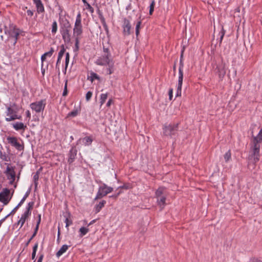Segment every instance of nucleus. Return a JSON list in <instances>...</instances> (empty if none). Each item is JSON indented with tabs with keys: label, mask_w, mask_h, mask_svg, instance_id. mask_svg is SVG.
I'll return each mask as SVG.
<instances>
[{
	"label": "nucleus",
	"mask_w": 262,
	"mask_h": 262,
	"mask_svg": "<svg viewBox=\"0 0 262 262\" xmlns=\"http://www.w3.org/2000/svg\"><path fill=\"white\" fill-rule=\"evenodd\" d=\"M14 114H16V112L14 111L10 107H8L7 108V116H10V115H13Z\"/></svg>",
	"instance_id": "2f4dec72"
},
{
	"label": "nucleus",
	"mask_w": 262,
	"mask_h": 262,
	"mask_svg": "<svg viewBox=\"0 0 262 262\" xmlns=\"http://www.w3.org/2000/svg\"><path fill=\"white\" fill-rule=\"evenodd\" d=\"M104 55H106V53H108V49H106V48H104Z\"/></svg>",
	"instance_id": "e2e57ef3"
},
{
	"label": "nucleus",
	"mask_w": 262,
	"mask_h": 262,
	"mask_svg": "<svg viewBox=\"0 0 262 262\" xmlns=\"http://www.w3.org/2000/svg\"><path fill=\"white\" fill-rule=\"evenodd\" d=\"M13 127L16 130H25L27 128V126L22 122H16L13 124Z\"/></svg>",
	"instance_id": "2eb2a0df"
},
{
	"label": "nucleus",
	"mask_w": 262,
	"mask_h": 262,
	"mask_svg": "<svg viewBox=\"0 0 262 262\" xmlns=\"http://www.w3.org/2000/svg\"><path fill=\"white\" fill-rule=\"evenodd\" d=\"M26 115H27V117L28 118H29V119L31 118V114H30L29 111H27L26 112Z\"/></svg>",
	"instance_id": "6e6d98bb"
},
{
	"label": "nucleus",
	"mask_w": 262,
	"mask_h": 262,
	"mask_svg": "<svg viewBox=\"0 0 262 262\" xmlns=\"http://www.w3.org/2000/svg\"><path fill=\"white\" fill-rule=\"evenodd\" d=\"M106 202L105 201H102L99 203L97 205L95 206V209L96 213L99 212L101 208L104 206Z\"/></svg>",
	"instance_id": "6ab92c4d"
},
{
	"label": "nucleus",
	"mask_w": 262,
	"mask_h": 262,
	"mask_svg": "<svg viewBox=\"0 0 262 262\" xmlns=\"http://www.w3.org/2000/svg\"><path fill=\"white\" fill-rule=\"evenodd\" d=\"M35 236H33V234L32 235V236L31 237V238L29 239V240L28 241V243H27V244H29V243L30 242V241L33 239V238Z\"/></svg>",
	"instance_id": "0e129e2a"
},
{
	"label": "nucleus",
	"mask_w": 262,
	"mask_h": 262,
	"mask_svg": "<svg viewBox=\"0 0 262 262\" xmlns=\"http://www.w3.org/2000/svg\"><path fill=\"white\" fill-rule=\"evenodd\" d=\"M54 52V49L53 48H51L49 52H46L44 54L46 57L49 56L51 57Z\"/></svg>",
	"instance_id": "e433bc0d"
},
{
	"label": "nucleus",
	"mask_w": 262,
	"mask_h": 262,
	"mask_svg": "<svg viewBox=\"0 0 262 262\" xmlns=\"http://www.w3.org/2000/svg\"><path fill=\"white\" fill-rule=\"evenodd\" d=\"M43 257V255H41L39 256V258L38 259L37 262H42Z\"/></svg>",
	"instance_id": "864d4df0"
},
{
	"label": "nucleus",
	"mask_w": 262,
	"mask_h": 262,
	"mask_svg": "<svg viewBox=\"0 0 262 262\" xmlns=\"http://www.w3.org/2000/svg\"><path fill=\"white\" fill-rule=\"evenodd\" d=\"M67 94V82H66L65 85H64V89L63 92V96H66Z\"/></svg>",
	"instance_id": "09e8293b"
},
{
	"label": "nucleus",
	"mask_w": 262,
	"mask_h": 262,
	"mask_svg": "<svg viewBox=\"0 0 262 262\" xmlns=\"http://www.w3.org/2000/svg\"><path fill=\"white\" fill-rule=\"evenodd\" d=\"M71 26L69 21L66 20L61 27V29H69L71 30Z\"/></svg>",
	"instance_id": "412c9836"
},
{
	"label": "nucleus",
	"mask_w": 262,
	"mask_h": 262,
	"mask_svg": "<svg viewBox=\"0 0 262 262\" xmlns=\"http://www.w3.org/2000/svg\"><path fill=\"white\" fill-rule=\"evenodd\" d=\"M78 112L77 110L73 111L68 114V116L75 117L78 115Z\"/></svg>",
	"instance_id": "58836bf2"
},
{
	"label": "nucleus",
	"mask_w": 262,
	"mask_h": 262,
	"mask_svg": "<svg viewBox=\"0 0 262 262\" xmlns=\"http://www.w3.org/2000/svg\"><path fill=\"white\" fill-rule=\"evenodd\" d=\"M82 29L81 20V14L80 13L78 14L75 23L74 28L73 29L74 36L78 37L82 34Z\"/></svg>",
	"instance_id": "7ed1b4c3"
},
{
	"label": "nucleus",
	"mask_w": 262,
	"mask_h": 262,
	"mask_svg": "<svg viewBox=\"0 0 262 262\" xmlns=\"http://www.w3.org/2000/svg\"><path fill=\"white\" fill-rule=\"evenodd\" d=\"M141 24V22L140 21H138L136 26V34L137 36L139 34V29L140 28V25Z\"/></svg>",
	"instance_id": "473e14b6"
},
{
	"label": "nucleus",
	"mask_w": 262,
	"mask_h": 262,
	"mask_svg": "<svg viewBox=\"0 0 262 262\" xmlns=\"http://www.w3.org/2000/svg\"><path fill=\"white\" fill-rule=\"evenodd\" d=\"M25 221H26L24 219V218H20V220L18 221L17 224L18 225H20V227H21L24 224Z\"/></svg>",
	"instance_id": "c03bdc74"
},
{
	"label": "nucleus",
	"mask_w": 262,
	"mask_h": 262,
	"mask_svg": "<svg viewBox=\"0 0 262 262\" xmlns=\"http://www.w3.org/2000/svg\"><path fill=\"white\" fill-rule=\"evenodd\" d=\"M34 2L36 4L38 12H43L44 7L40 0H34Z\"/></svg>",
	"instance_id": "dca6fc26"
},
{
	"label": "nucleus",
	"mask_w": 262,
	"mask_h": 262,
	"mask_svg": "<svg viewBox=\"0 0 262 262\" xmlns=\"http://www.w3.org/2000/svg\"><path fill=\"white\" fill-rule=\"evenodd\" d=\"M9 116V117L6 118V120L8 122L14 120L15 119H20L21 118V116H18L16 114H14L13 115H10Z\"/></svg>",
	"instance_id": "aec40b11"
},
{
	"label": "nucleus",
	"mask_w": 262,
	"mask_h": 262,
	"mask_svg": "<svg viewBox=\"0 0 262 262\" xmlns=\"http://www.w3.org/2000/svg\"><path fill=\"white\" fill-rule=\"evenodd\" d=\"M33 205V203H29L28 204V208H30V209L31 208H32V207Z\"/></svg>",
	"instance_id": "052dcab7"
},
{
	"label": "nucleus",
	"mask_w": 262,
	"mask_h": 262,
	"mask_svg": "<svg viewBox=\"0 0 262 262\" xmlns=\"http://www.w3.org/2000/svg\"><path fill=\"white\" fill-rule=\"evenodd\" d=\"M68 249V246L67 245H63L61 248L59 249V250L57 252L56 256L57 257L60 256L62 254H63Z\"/></svg>",
	"instance_id": "a211bd4d"
},
{
	"label": "nucleus",
	"mask_w": 262,
	"mask_h": 262,
	"mask_svg": "<svg viewBox=\"0 0 262 262\" xmlns=\"http://www.w3.org/2000/svg\"><path fill=\"white\" fill-rule=\"evenodd\" d=\"M224 158H225L226 161H228L229 159V156H228V154H226Z\"/></svg>",
	"instance_id": "5fc2aeb1"
},
{
	"label": "nucleus",
	"mask_w": 262,
	"mask_h": 262,
	"mask_svg": "<svg viewBox=\"0 0 262 262\" xmlns=\"http://www.w3.org/2000/svg\"><path fill=\"white\" fill-rule=\"evenodd\" d=\"M183 79V71L182 69H179L178 84L176 96H181V89Z\"/></svg>",
	"instance_id": "1a4fd4ad"
},
{
	"label": "nucleus",
	"mask_w": 262,
	"mask_h": 262,
	"mask_svg": "<svg viewBox=\"0 0 262 262\" xmlns=\"http://www.w3.org/2000/svg\"><path fill=\"white\" fill-rule=\"evenodd\" d=\"M40 220H41V216H40V215H38V222L37 223V225H38L39 226V225L40 222Z\"/></svg>",
	"instance_id": "bf43d9fd"
},
{
	"label": "nucleus",
	"mask_w": 262,
	"mask_h": 262,
	"mask_svg": "<svg viewBox=\"0 0 262 262\" xmlns=\"http://www.w3.org/2000/svg\"><path fill=\"white\" fill-rule=\"evenodd\" d=\"M59 235H60V232H59V229H58V239L59 238Z\"/></svg>",
	"instance_id": "338daca9"
},
{
	"label": "nucleus",
	"mask_w": 262,
	"mask_h": 262,
	"mask_svg": "<svg viewBox=\"0 0 262 262\" xmlns=\"http://www.w3.org/2000/svg\"><path fill=\"white\" fill-rule=\"evenodd\" d=\"M61 59V58H59V57H58V59H57V64H58L59 62V61H60Z\"/></svg>",
	"instance_id": "69168bd1"
},
{
	"label": "nucleus",
	"mask_w": 262,
	"mask_h": 262,
	"mask_svg": "<svg viewBox=\"0 0 262 262\" xmlns=\"http://www.w3.org/2000/svg\"><path fill=\"white\" fill-rule=\"evenodd\" d=\"M82 2H83V3L85 4V5L86 4V3H88L86 1V0H82Z\"/></svg>",
	"instance_id": "774afa93"
},
{
	"label": "nucleus",
	"mask_w": 262,
	"mask_h": 262,
	"mask_svg": "<svg viewBox=\"0 0 262 262\" xmlns=\"http://www.w3.org/2000/svg\"><path fill=\"white\" fill-rule=\"evenodd\" d=\"M8 142L12 146H14L17 149L20 150L22 149L21 146L17 142V139L15 137H9L7 138Z\"/></svg>",
	"instance_id": "f8f14e48"
},
{
	"label": "nucleus",
	"mask_w": 262,
	"mask_h": 262,
	"mask_svg": "<svg viewBox=\"0 0 262 262\" xmlns=\"http://www.w3.org/2000/svg\"><path fill=\"white\" fill-rule=\"evenodd\" d=\"M85 9L88 10L91 13H93L94 9L89 3H86V4L85 5Z\"/></svg>",
	"instance_id": "c9c22d12"
},
{
	"label": "nucleus",
	"mask_w": 262,
	"mask_h": 262,
	"mask_svg": "<svg viewBox=\"0 0 262 262\" xmlns=\"http://www.w3.org/2000/svg\"><path fill=\"white\" fill-rule=\"evenodd\" d=\"M6 173L8 179L10 180L11 183H12L15 178V173L14 171L10 167H7Z\"/></svg>",
	"instance_id": "ddd939ff"
},
{
	"label": "nucleus",
	"mask_w": 262,
	"mask_h": 262,
	"mask_svg": "<svg viewBox=\"0 0 262 262\" xmlns=\"http://www.w3.org/2000/svg\"><path fill=\"white\" fill-rule=\"evenodd\" d=\"M108 68L107 69V72L108 74H111L114 72V62L112 61L107 64Z\"/></svg>",
	"instance_id": "5701e85b"
},
{
	"label": "nucleus",
	"mask_w": 262,
	"mask_h": 262,
	"mask_svg": "<svg viewBox=\"0 0 262 262\" xmlns=\"http://www.w3.org/2000/svg\"><path fill=\"white\" fill-rule=\"evenodd\" d=\"M172 93H173V90L172 89H170L169 90V99L171 100L172 98Z\"/></svg>",
	"instance_id": "8fccbe9b"
},
{
	"label": "nucleus",
	"mask_w": 262,
	"mask_h": 262,
	"mask_svg": "<svg viewBox=\"0 0 262 262\" xmlns=\"http://www.w3.org/2000/svg\"><path fill=\"white\" fill-rule=\"evenodd\" d=\"M46 104L45 100H41L31 103L30 106L31 108L36 113H40L44 110Z\"/></svg>",
	"instance_id": "39448f33"
},
{
	"label": "nucleus",
	"mask_w": 262,
	"mask_h": 262,
	"mask_svg": "<svg viewBox=\"0 0 262 262\" xmlns=\"http://www.w3.org/2000/svg\"><path fill=\"white\" fill-rule=\"evenodd\" d=\"M20 205H19V204L12 210V211L10 212V214H8L5 218V219L9 216L11 214H13L15 212L16 210L17 209V208L20 206Z\"/></svg>",
	"instance_id": "79ce46f5"
},
{
	"label": "nucleus",
	"mask_w": 262,
	"mask_h": 262,
	"mask_svg": "<svg viewBox=\"0 0 262 262\" xmlns=\"http://www.w3.org/2000/svg\"><path fill=\"white\" fill-rule=\"evenodd\" d=\"M112 103V99H110L108 100V101L107 102V103L106 104V105L107 106H110L111 105Z\"/></svg>",
	"instance_id": "4d7b16f0"
},
{
	"label": "nucleus",
	"mask_w": 262,
	"mask_h": 262,
	"mask_svg": "<svg viewBox=\"0 0 262 262\" xmlns=\"http://www.w3.org/2000/svg\"><path fill=\"white\" fill-rule=\"evenodd\" d=\"M107 98V94H102L100 96V103L101 105H102L105 101L106 99Z\"/></svg>",
	"instance_id": "bb28decb"
},
{
	"label": "nucleus",
	"mask_w": 262,
	"mask_h": 262,
	"mask_svg": "<svg viewBox=\"0 0 262 262\" xmlns=\"http://www.w3.org/2000/svg\"><path fill=\"white\" fill-rule=\"evenodd\" d=\"M77 155V150L75 148H72L69 154L68 162L71 164L73 162L75 159Z\"/></svg>",
	"instance_id": "4468645a"
},
{
	"label": "nucleus",
	"mask_w": 262,
	"mask_h": 262,
	"mask_svg": "<svg viewBox=\"0 0 262 262\" xmlns=\"http://www.w3.org/2000/svg\"><path fill=\"white\" fill-rule=\"evenodd\" d=\"M184 53V49L181 52V58H180V67L179 69H182L183 70V68L184 67V64L183 62V55Z\"/></svg>",
	"instance_id": "7c9ffc66"
},
{
	"label": "nucleus",
	"mask_w": 262,
	"mask_h": 262,
	"mask_svg": "<svg viewBox=\"0 0 262 262\" xmlns=\"http://www.w3.org/2000/svg\"><path fill=\"white\" fill-rule=\"evenodd\" d=\"M155 4V1H153L150 5V9H149V14L150 15H151L152 14V12L154 10Z\"/></svg>",
	"instance_id": "f704fd0d"
},
{
	"label": "nucleus",
	"mask_w": 262,
	"mask_h": 262,
	"mask_svg": "<svg viewBox=\"0 0 262 262\" xmlns=\"http://www.w3.org/2000/svg\"><path fill=\"white\" fill-rule=\"evenodd\" d=\"M46 56L44 55V54H43L42 56H41V61L42 62H43V61H45L46 59Z\"/></svg>",
	"instance_id": "13d9d810"
},
{
	"label": "nucleus",
	"mask_w": 262,
	"mask_h": 262,
	"mask_svg": "<svg viewBox=\"0 0 262 262\" xmlns=\"http://www.w3.org/2000/svg\"><path fill=\"white\" fill-rule=\"evenodd\" d=\"M111 54L110 53H107L106 55H104L102 56L99 57L96 61V63L98 65L103 66L105 64H108L113 60L110 59Z\"/></svg>",
	"instance_id": "0eeeda50"
},
{
	"label": "nucleus",
	"mask_w": 262,
	"mask_h": 262,
	"mask_svg": "<svg viewBox=\"0 0 262 262\" xmlns=\"http://www.w3.org/2000/svg\"><path fill=\"white\" fill-rule=\"evenodd\" d=\"M37 247H38V244L36 243L33 247V252H32V259H34L35 257V255H36V251H37Z\"/></svg>",
	"instance_id": "cd10ccee"
},
{
	"label": "nucleus",
	"mask_w": 262,
	"mask_h": 262,
	"mask_svg": "<svg viewBox=\"0 0 262 262\" xmlns=\"http://www.w3.org/2000/svg\"><path fill=\"white\" fill-rule=\"evenodd\" d=\"M85 145H89L92 142V139L89 137H86L82 139Z\"/></svg>",
	"instance_id": "393cba45"
},
{
	"label": "nucleus",
	"mask_w": 262,
	"mask_h": 262,
	"mask_svg": "<svg viewBox=\"0 0 262 262\" xmlns=\"http://www.w3.org/2000/svg\"><path fill=\"white\" fill-rule=\"evenodd\" d=\"M122 27L123 34L126 36L129 35L131 33V25L128 19L126 18L123 19Z\"/></svg>",
	"instance_id": "9d476101"
},
{
	"label": "nucleus",
	"mask_w": 262,
	"mask_h": 262,
	"mask_svg": "<svg viewBox=\"0 0 262 262\" xmlns=\"http://www.w3.org/2000/svg\"><path fill=\"white\" fill-rule=\"evenodd\" d=\"M119 194H120V192L118 193L117 194L112 195L111 197L114 198H117Z\"/></svg>",
	"instance_id": "680f3d73"
},
{
	"label": "nucleus",
	"mask_w": 262,
	"mask_h": 262,
	"mask_svg": "<svg viewBox=\"0 0 262 262\" xmlns=\"http://www.w3.org/2000/svg\"><path fill=\"white\" fill-rule=\"evenodd\" d=\"M64 52H65V49L64 48L63 46H62V49H61V50L60 51V52L58 53V57H59V58H62V57L64 53Z\"/></svg>",
	"instance_id": "72a5a7b5"
},
{
	"label": "nucleus",
	"mask_w": 262,
	"mask_h": 262,
	"mask_svg": "<svg viewBox=\"0 0 262 262\" xmlns=\"http://www.w3.org/2000/svg\"><path fill=\"white\" fill-rule=\"evenodd\" d=\"M30 213L31 212L30 211V208H27L26 211L22 215L21 218H24V219L26 221Z\"/></svg>",
	"instance_id": "c85d7f7f"
},
{
	"label": "nucleus",
	"mask_w": 262,
	"mask_h": 262,
	"mask_svg": "<svg viewBox=\"0 0 262 262\" xmlns=\"http://www.w3.org/2000/svg\"><path fill=\"white\" fill-rule=\"evenodd\" d=\"M92 93L90 91L88 92L85 96L86 100L87 101H89L90 100L91 98L92 97Z\"/></svg>",
	"instance_id": "4c0bfd02"
},
{
	"label": "nucleus",
	"mask_w": 262,
	"mask_h": 262,
	"mask_svg": "<svg viewBox=\"0 0 262 262\" xmlns=\"http://www.w3.org/2000/svg\"><path fill=\"white\" fill-rule=\"evenodd\" d=\"M89 231L88 228L85 227H81L79 229V232H80V236L81 237L85 235Z\"/></svg>",
	"instance_id": "b1692460"
},
{
	"label": "nucleus",
	"mask_w": 262,
	"mask_h": 262,
	"mask_svg": "<svg viewBox=\"0 0 262 262\" xmlns=\"http://www.w3.org/2000/svg\"><path fill=\"white\" fill-rule=\"evenodd\" d=\"M69 57H70L69 53H67L66 57V69L67 68L68 64L69 63Z\"/></svg>",
	"instance_id": "37998d69"
},
{
	"label": "nucleus",
	"mask_w": 262,
	"mask_h": 262,
	"mask_svg": "<svg viewBox=\"0 0 262 262\" xmlns=\"http://www.w3.org/2000/svg\"><path fill=\"white\" fill-rule=\"evenodd\" d=\"M57 30V24L56 21H54L52 25V32L55 33Z\"/></svg>",
	"instance_id": "c756f323"
},
{
	"label": "nucleus",
	"mask_w": 262,
	"mask_h": 262,
	"mask_svg": "<svg viewBox=\"0 0 262 262\" xmlns=\"http://www.w3.org/2000/svg\"><path fill=\"white\" fill-rule=\"evenodd\" d=\"M38 178H39V176H38V173H35L33 176V180L35 182V187L37 186V181H38Z\"/></svg>",
	"instance_id": "ea45409f"
},
{
	"label": "nucleus",
	"mask_w": 262,
	"mask_h": 262,
	"mask_svg": "<svg viewBox=\"0 0 262 262\" xmlns=\"http://www.w3.org/2000/svg\"><path fill=\"white\" fill-rule=\"evenodd\" d=\"M102 24L105 29V30L106 31V33H107L108 32V27H107L104 19H102Z\"/></svg>",
	"instance_id": "a18cd8bd"
},
{
	"label": "nucleus",
	"mask_w": 262,
	"mask_h": 262,
	"mask_svg": "<svg viewBox=\"0 0 262 262\" xmlns=\"http://www.w3.org/2000/svg\"><path fill=\"white\" fill-rule=\"evenodd\" d=\"M10 193V190L8 189H5L0 193V201L4 205H7L10 201L11 198Z\"/></svg>",
	"instance_id": "423d86ee"
},
{
	"label": "nucleus",
	"mask_w": 262,
	"mask_h": 262,
	"mask_svg": "<svg viewBox=\"0 0 262 262\" xmlns=\"http://www.w3.org/2000/svg\"><path fill=\"white\" fill-rule=\"evenodd\" d=\"M113 188L111 187L107 186L106 184H103L99 188L95 200L101 198L102 197L106 195L108 193L113 191Z\"/></svg>",
	"instance_id": "20e7f679"
},
{
	"label": "nucleus",
	"mask_w": 262,
	"mask_h": 262,
	"mask_svg": "<svg viewBox=\"0 0 262 262\" xmlns=\"http://www.w3.org/2000/svg\"><path fill=\"white\" fill-rule=\"evenodd\" d=\"M38 227H39V226H38V225H36V228H35V229L34 232V233H33V236H35V235H36V233H37V231H38Z\"/></svg>",
	"instance_id": "603ef678"
},
{
	"label": "nucleus",
	"mask_w": 262,
	"mask_h": 262,
	"mask_svg": "<svg viewBox=\"0 0 262 262\" xmlns=\"http://www.w3.org/2000/svg\"><path fill=\"white\" fill-rule=\"evenodd\" d=\"M28 194L27 193H26L25 196L23 197V198L21 199V200L20 201V202H19V205H21L24 202V201H25V200L26 199V198L28 197Z\"/></svg>",
	"instance_id": "de8ad7c7"
},
{
	"label": "nucleus",
	"mask_w": 262,
	"mask_h": 262,
	"mask_svg": "<svg viewBox=\"0 0 262 262\" xmlns=\"http://www.w3.org/2000/svg\"><path fill=\"white\" fill-rule=\"evenodd\" d=\"M100 78L98 76V75L95 73L92 72L90 74V76L88 77V79H89L92 82L94 81V79H99Z\"/></svg>",
	"instance_id": "4be33fe9"
},
{
	"label": "nucleus",
	"mask_w": 262,
	"mask_h": 262,
	"mask_svg": "<svg viewBox=\"0 0 262 262\" xmlns=\"http://www.w3.org/2000/svg\"><path fill=\"white\" fill-rule=\"evenodd\" d=\"M261 142L262 128L260 129L257 136H252L250 140L249 159L250 161L254 164L259 160L260 145Z\"/></svg>",
	"instance_id": "f257e3e1"
},
{
	"label": "nucleus",
	"mask_w": 262,
	"mask_h": 262,
	"mask_svg": "<svg viewBox=\"0 0 262 262\" xmlns=\"http://www.w3.org/2000/svg\"><path fill=\"white\" fill-rule=\"evenodd\" d=\"M157 198L158 204L160 206L161 209H162L165 205L166 197L163 196Z\"/></svg>",
	"instance_id": "f3484780"
},
{
	"label": "nucleus",
	"mask_w": 262,
	"mask_h": 262,
	"mask_svg": "<svg viewBox=\"0 0 262 262\" xmlns=\"http://www.w3.org/2000/svg\"><path fill=\"white\" fill-rule=\"evenodd\" d=\"M5 33H8L10 37L14 38V43L16 42L17 36L19 35V32L13 26H10L9 30H6Z\"/></svg>",
	"instance_id": "6e6552de"
},
{
	"label": "nucleus",
	"mask_w": 262,
	"mask_h": 262,
	"mask_svg": "<svg viewBox=\"0 0 262 262\" xmlns=\"http://www.w3.org/2000/svg\"><path fill=\"white\" fill-rule=\"evenodd\" d=\"M178 123L165 125L163 128V134L166 136L171 137L178 131Z\"/></svg>",
	"instance_id": "f03ea898"
},
{
	"label": "nucleus",
	"mask_w": 262,
	"mask_h": 262,
	"mask_svg": "<svg viewBox=\"0 0 262 262\" xmlns=\"http://www.w3.org/2000/svg\"><path fill=\"white\" fill-rule=\"evenodd\" d=\"M79 38L78 37H75V50L77 51L79 49Z\"/></svg>",
	"instance_id": "a19ab883"
},
{
	"label": "nucleus",
	"mask_w": 262,
	"mask_h": 262,
	"mask_svg": "<svg viewBox=\"0 0 262 262\" xmlns=\"http://www.w3.org/2000/svg\"><path fill=\"white\" fill-rule=\"evenodd\" d=\"M27 15L30 17L32 16L33 15V12L30 10H28L27 11Z\"/></svg>",
	"instance_id": "3c124183"
},
{
	"label": "nucleus",
	"mask_w": 262,
	"mask_h": 262,
	"mask_svg": "<svg viewBox=\"0 0 262 262\" xmlns=\"http://www.w3.org/2000/svg\"><path fill=\"white\" fill-rule=\"evenodd\" d=\"M65 222L66 224V227H68L70 225L72 224L71 221H69V219L67 217L65 220Z\"/></svg>",
	"instance_id": "49530a36"
},
{
	"label": "nucleus",
	"mask_w": 262,
	"mask_h": 262,
	"mask_svg": "<svg viewBox=\"0 0 262 262\" xmlns=\"http://www.w3.org/2000/svg\"><path fill=\"white\" fill-rule=\"evenodd\" d=\"M164 188H159L156 192V195L157 198H160L161 196H163L162 194L163 193Z\"/></svg>",
	"instance_id": "a878e982"
},
{
	"label": "nucleus",
	"mask_w": 262,
	"mask_h": 262,
	"mask_svg": "<svg viewBox=\"0 0 262 262\" xmlns=\"http://www.w3.org/2000/svg\"><path fill=\"white\" fill-rule=\"evenodd\" d=\"M71 30L60 29V32L64 41L66 43H69L71 41V35L70 34Z\"/></svg>",
	"instance_id": "9b49d317"
}]
</instances>
